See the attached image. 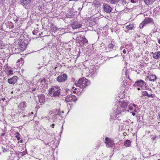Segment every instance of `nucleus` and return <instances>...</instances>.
Listing matches in <instances>:
<instances>
[{"label":"nucleus","instance_id":"obj_3","mask_svg":"<svg viewBox=\"0 0 160 160\" xmlns=\"http://www.w3.org/2000/svg\"><path fill=\"white\" fill-rule=\"evenodd\" d=\"M61 90L60 87L58 86L52 87L49 90V92L51 95H52L53 97H59L60 94Z\"/></svg>","mask_w":160,"mask_h":160},{"label":"nucleus","instance_id":"obj_12","mask_svg":"<svg viewBox=\"0 0 160 160\" xmlns=\"http://www.w3.org/2000/svg\"><path fill=\"white\" fill-rule=\"evenodd\" d=\"M27 106L26 103L25 102H22L20 103L18 106V108L21 110L24 109Z\"/></svg>","mask_w":160,"mask_h":160},{"label":"nucleus","instance_id":"obj_6","mask_svg":"<svg viewBox=\"0 0 160 160\" xmlns=\"http://www.w3.org/2000/svg\"><path fill=\"white\" fill-rule=\"evenodd\" d=\"M77 100L76 96L70 94L67 95L65 98V101L67 102H75Z\"/></svg>","mask_w":160,"mask_h":160},{"label":"nucleus","instance_id":"obj_1","mask_svg":"<svg viewBox=\"0 0 160 160\" xmlns=\"http://www.w3.org/2000/svg\"><path fill=\"white\" fill-rule=\"evenodd\" d=\"M129 103L127 101L119 102V105L118 106L116 112L118 114H121L122 112L129 111V109H132V107L129 106Z\"/></svg>","mask_w":160,"mask_h":160},{"label":"nucleus","instance_id":"obj_39","mask_svg":"<svg viewBox=\"0 0 160 160\" xmlns=\"http://www.w3.org/2000/svg\"><path fill=\"white\" fill-rule=\"evenodd\" d=\"M158 42L160 44V38L158 40Z\"/></svg>","mask_w":160,"mask_h":160},{"label":"nucleus","instance_id":"obj_45","mask_svg":"<svg viewBox=\"0 0 160 160\" xmlns=\"http://www.w3.org/2000/svg\"><path fill=\"white\" fill-rule=\"evenodd\" d=\"M77 90V88H75V90Z\"/></svg>","mask_w":160,"mask_h":160},{"label":"nucleus","instance_id":"obj_31","mask_svg":"<svg viewBox=\"0 0 160 160\" xmlns=\"http://www.w3.org/2000/svg\"><path fill=\"white\" fill-rule=\"evenodd\" d=\"M136 2V0H131V2L132 3H135Z\"/></svg>","mask_w":160,"mask_h":160},{"label":"nucleus","instance_id":"obj_36","mask_svg":"<svg viewBox=\"0 0 160 160\" xmlns=\"http://www.w3.org/2000/svg\"><path fill=\"white\" fill-rule=\"evenodd\" d=\"M2 101H4V100H6V98H2Z\"/></svg>","mask_w":160,"mask_h":160},{"label":"nucleus","instance_id":"obj_37","mask_svg":"<svg viewBox=\"0 0 160 160\" xmlns=\"http://www.w3.org/2000/svg\"><path fill=\"white\" fill-rule=\"evenodd\" d=\"M133 106H134V107H137V106L135 104H134L133 103Z\"/></svg>","mask_w":160,"mask_h":160},{"label":"nucleus","instance_id":"obj_40","mask_svg":"<svg viewBox=\"0 0 160 160\" xmlns=\"http://www.w3.org/2000/svg\"><path fill=\"white\" fill-rule=\"evenodd\" d=\"M20 142L21 143H22V140H20Z\"/></svg>","mask_w":160,"mask_h":160},{"label":"nucleus","instance_id":"obj_11","mask_svg":"<svg viewBox=\"0 0 160 160\" xmlns=\"http://www.w3.org/2000/svg\"><path fill=\"white\" fill-rule=\"evenodd\" d=\"M103 10L104 12L110 13L111 12L112 8L109 6L107 4H104L103 6Z\"/></svg>","mask_w":160,"mask_h":160},{"label":"nucleus","instance_id":"obj_14","mask_svg":"<svg viewBox=\"0 0 160 160\" xmlns=\"http://www.w3.org/2000/svg\"><path fill=\"white\" fill-rule=\"evenodd\" d=\"M39 100L40 103H43L45 101V98L44 95H41L38 96Z\"/></svg>","mask_w":160,"mask_h":160},{"label":"nucleus","instance_id":"obj_24","mask_svg":"<svg viewBox=\"0 0 160 160\" xmlns=\"http://www.w3.org/2000/svg\"><path fill=\"white\" fill-rule=\"evenodd\" d=\"M110 3L112 4H116L119 1V0H110Z\"/></svg>","mask_w":160,"mask_h":160},{"label":"nucleus","instance_id":"obj_33","mask_svg":"<svg viewBox=\"0 0 160 160\" xmlns=\"http://www.w3.org/2000/svg\"><path fill=\"white\" fill-rule=\"evenodd\" d=\"M36 90V88H32V91H34Z\"/></svg>","mask_w":160,"mask_h":160},{"label":"nucleus","instance_id":"obj_2","mask_svg":"<svg viewBox=\"0 0 160 160\" xmlns=\"http://www.w3.org/2000/svg\"><path fill=\"white\" fill-rule=\"evenodd\" d=\"M90 84V82L88 79L85 78H82L80 79L78 82L75 84V85L77 87L82 88H85Z\"/></svg>","mask_w":160,"mask_h":160},{"label":"nucleus","instance_id":"obj_19","mask_svg":"<svg viewBox=\"0 0 160 160\" xmlns=\"http://www.w3.org/2000/svg\"><path fill=\"white\" fill-rule=\"evenodd\" d=\"M21 2L24 5H27L29 4L31 0H20Z\"/></svg>","mask_w":160,"mask_h":160},{"label":"nucleus","instance_id":"obj_38","mask_svg":"<svg viewBox=\"0 0 160 160\" xmlns=\"http://www.w3.org/2000/svg\"><path fill=\"white\" fill-rule=\"evenodd\" d=\"M136 115V113L135 112H132V115L133 116H135Z\"/></svg>","mask_w":160,"mask_h":160},{"label":"nucleus","instance_id":"obj_41","mask_svg":"<svg viewBox=\"0 0 160 160\" xmlns=\"http://www.w3.org/2000/svg\"><path fill=\"white\" fill-rule=\"evenodd\" d=\"M32 33H33V34H34V35L36 34L35 33V32H34V31H33V32H32Z\"/></svg>","mask_w":160,"mask_h":160},{"label":"nucleus","instance_id":"obj_42","mask_svg":"<svg viewBox=\"0 0 160 160\" xmlns=\"http://www.w3.org/2000/svg\"><path fill=\"white\" fill-rule=\"evenodd\" d=\"M14 28V26H12L11 28Z\"/></svg>","mask_w":160,"mask_h":160},{"label":"nucleus","instance_id":"obj_13","mask_svg":"<svg viewBox=\"0 0 160 160\" xmlns=\"http://www.w3.org/2000/svg\"><path fill=\"white\" fill-rule=\"evenodd\" d=\"M135 28V27L133 24H129L126 26V28L127 30H125V32H128L129 30H133Z\"/></svg>","mask_w":160,"mask_h":160},{"label":"nucleus","instance_id":"obj_10","mask_svg":"<svg viewBox=\"0 0 160 160\" xmlns=\"http://www.w3.org/2000/svg\"><path fill=\"white\" fill-rule=\"evenodd\" d=\"M18 78V77L17 76H15L12 78L8 79V82L10 84H14L17 81Z\"/></svg>","mask_w":160,"mask_h":160},{"label":"nucleus","instance_id":"obj_15","mask_svg":"<svg viewBox=\"0 0 160 160\" xmlns=\"http://www.w3.org/2000/svg\"><path fill=\"white\" fill-rule=\"evenodd\" d=\"M81 26L82 25L81 23L78 22H76L72 25V28L73 29H76L80 28Z\"/></svg>","mask_w":160,"mask_h":160},{"label":"nucleus","instance_id":"obj_44","mask_svg":"<svg viewBox=\"0 0 160 160\" xmlns=\"http://www.w3.org/2000/svg\"><path fill=\"white\" fill-rule=\"evenodd\" d=\"M76 91H73V92L74 93H76Z\"/></svg>","mask_w":160,"mask_h":160},{"label":"nucleus","instance_id":"obj_27","mask_svg":"<svg viewBox=\"0 0 160 160\" xmlns=\"http://www.w3.org/2000/svg\"><path fill=\"white\" fill-rule=\"evenodd\" d=\"M13 74V72L12 70H9L8 71V76L10 75H12Z\"/></svg>","mask_w":160,"mask_h":160},{"label":"nucleus","instance_id":"obj_47","mask_svg":"<svg viewBox=\"0 0 160 160\" xmlns=\"http://www.w3.org/2000/svg\"><path fill=\"white\" fill-rule=\"evenodd\" d=\"M158 160H160V159H158Z\"/></svg>","mask_w":160,"mask_h":160},{"label":"nucleus","instance_id":"obj_18","mask_svg":"<svg viewBox=\"0 0 160 160\" xmlns=\"http://www.w3.org/2000/svg\"><path fill=\"white\" fill-rule=\"evenodd\" d=\"M10 155L9 156V158L7 160H14L16 157V154L13 153H11Z\"/></svg>","mask_w":160,"mask_h":160},{"label":"nucleus","instance_id":"obj_20","mask_svg":"<svg viewBox=\"0 0 160 160\" xmlns=\"http://www.w3.org/2000/svg\"><path fill=\"white\" fill-rule=\"evenodd\" d=\"M156 78V76L154 75H151L149 77V79L151 81H154L155 80Z\"/></svg>","mask_w":160,"mask_h":160},{"label":"nucleus","instance_id":"obj_25","mask_svg":"<svg viewBox=\"0 0 160 160\" xmlns=\"http://www.w3.org/2000/svg\"><path fill=\"white\" fill-rule=\"evenodd\" d=\"M15 137L18 140H19L20 139V134L18 132H16L15 133Z\"/></svg>","mask_w":160,"mask_h":160},{"label":"nucleus","instance_id":"obj_34","mask_svg":"<svg viewBox=\"0 0 160 160\" xmlns=\"http://www.w3.org/2000/svg\"><path fill=\"white\" fill-rule=\"evenodd\" d=\"M54 126H55V124H52L51 126V127H52V128H54Z\"/></svg>","mask_w":160,"mask_h":160},{"label":"nucleus","instance_id":"obj_32","mask_svg":"<svg viewBox=\"0 0 160 160\" xmlns=\"http://www.w3.org/2000/svg\"><path fill=\"white\" fill-rule=\"evenodd\" d=\"M123 53L124 54H125L126 53V50L124 49L122 51Z\"/></svg>","mask_w":160,"mask_h":160},{"label":"nucleus","instance_id":"obj_22","mask_svg":"<svg viewBox=\"0 0 160 160\" xmlns=\"http://www.w3.org/2000/svg\"><path fill=\"white\" fill-rule=\"evenodd\" d=\"M124 146L126 147H129L131 146V142L129 140H127L124 142Z\"/></svg>","mask_w":160,"mask_h":160},{"label":"nucleus","instance_id":"obj_7","mask_svg":"<svg viewBox=\"0 0 160 160\" xmlns=\"http://www.w3.org/2000/svg\"><path fill=\"white\" fill-rule=\"evenodd\" d=\"M105 143L106 144L107 148L112 147L115 144L113 140L108 137L105 138Z\"/></svg>","mask_w":160,"mask_h":160},{"label":"nucleus","instance_id":"obj_35","mask_svg":"<svg viewBox=\"0 0 160 160\" xmlns=\"http://www.w3.org/2000/svg\"><path fill=\"white\" fill-rule=\"evenodd\" d=\"M2 93H1L0 92V101H1V97L2 96Z\"/></svg>","mask_w":160,"mask_h":160},{"label":"nucleus","instance_id":"obj_21","mask_svg":"<svg viewBox=\"0 0 160 160\" xmlns=\"http://www.w3.org/2000/svg\"><path fill=\"white\" fill-rule=\"evenodd\" d=\"M115 46V44L114 43V42H111V43H110L107 47V48L112 49H113V48Z\"/></svg>","mask_w":160,"mask_h":160},{"label":"nucleus","instance_id":"obj_4","mask_svg":"<svg viewBox=\"0 0 160 160\" xmlns=\"http://www.w3.org/2000/svg\"><path fill=\"white\" fill-rule=\"evenodd\" d=\"M135 85L139 87L138 88V90H140V88L143 89H145L146 88V83L142 80L136 81L135 83Z\"/></svg>","mask_w":160,"mask_h":160},{"label":"nucleus","instance_id":"obj_5","mask_svg":"<svg viewBox=\"0 0 160 160\" xmlns=\"http://www.w3.org/2000/svg\"><path fill=\"white\" fill-rule=\"evenodd\" d=\"M152 19L150 18H145L144 20L140 24L139 27L140 28H142L144 26L148 24L152 23Z\"/></svg>","mask_w":160,"mask_h":160},{"label":"nucleus","instance_id":"obj_17","mask_svg":"<svg viewBox=\"0 0 160 160\" xmlns=\"http://www.w3.org/2000/svg\"><path fill=\"white\" fill-rule=\"evenodd\" d=\"M153 57L157 59L160 58V52L158 51L153 53Z\"/></svg>","mask_w":160,"mask_h":160},{"label":"nucleus","instance_id":"obj_28","mask_svg":"<svg viewBox=\"0 0 160 160\" xmlns=\"http://www.w3.org/2000/svg\"><path fill=\"white\" fill-rule=\"evenodd\" d=\"M82 41L84 43H86L88 42V40L86 39V38H83V37H82Z\"/></svg>","mask_w":160,"mask_h":160},{"label":"nucleus","instance_id":"obj_29","mask_svg":"<svg viewBox=\"0 0 160 160\" xmlns=\"http://www.w3.org/2000/svg\"><path fill=\"white\" fill-rule=\"evenodd\" d=\"M21 60H22V62H23V59L22 58H20V59H19L17 61V63L18 64H19L18 63L20 62V61Z\"/></svg>","mask_w":160,"mask_h":160},{"label":"nucleus","instance_id":"obj_48","mask_svg":"<svg viewBox=\"0 0 160 160\" xmlns=\"http://www.w3.org/2000/svg\"><path fill=\"white\" fill-rule=\"evenodd\" d=\"M134 111H135V112H136V110H134Z\"/></svg>","mask_w":160,"mask_h":160},{"label":"nucleus","instance_id":"obj_43","mask_svg":"<svg viewBox=\"0 0 160 160\" xmlns=\"http://www.w3.org/2000/svg\"><path fill=\"white\" fill-rule=\"evenodd\" d=\"M159 117V119H160V114H159V117Z\"/></svg>","mask_w":160,"mask_h":160},{"label":"nucleus","instance_id":"obj_26","mask_svg":"<svg viewBox=\"0 0 160 160\" xmlns=\"http://www.w3.org/2000/svg\"><path fill=\"white\" fill-rule=\"evenodd\" d=\"M51 30L52 32H55L57 30V28L56 27H54L53 26H52L51 28Z\"/></svg>","mask_w":160,"mask_h":160},{"label":"nucleus","instance_id":"obj_16","mask_svg":"<svg viewBox=\"0 0 160 160\" xmlns=\"http://www.w3.org/2000/svg\"><path fill=\"white\" fill-rule=\"evenodd\" d=\"M155 0H143L145 4L147 6L152 5Z\"/></svg>","mask_w":160,"mask_h":160},{"label":"nucleus","instance_id":"obj_8","mask_svg":"<svg viewBox=\"0 0 160 160\" xmlns=\"http://www.w3.org/2000/svg\"><path fill=\"white\" fill-rule=\"evenodd\" d=\"M67 75L66 74H63L58 76L57 78V80L59 82H64L67 79Z\"/></svg>","mask_w":160,"mask_h":160},{"label":"nucleus","instance_id":"obj_9","mask_svg":"<svg viewBox=\"0 0 160 160\" xmlns=\"http://www.w3.org/2000/svg\"><path fill=\"white\" fill-rule=\"evenodd\" d=\"M19 49L21 51H23L26 48V44L24 42L23 40L20 39L18 42Z\"/></svg>","mask_w":160,"mask_h":160},{"label":"nucleus","instance_id":"obj_46","mask_svg":"<svg viewBox=\"0 0 160 160\" xmlns=\"http://www.w3.org/2000/svg\"><path fill=\"white\" fill-rule=\"evenodd\" d=\"M4 135V134H2V135L3 136Z\"/></svg>","mask_w":160,"mask_h":160},{"label":"nucleus","instance_id":"obj_23","mask_svg":"<svg viewBox=\"0 0 160 160\" xmlns=\"http://www.w3.org/2000/svg\"><path fill=\"white\" fill-rule=\"evenodd\" d=\"M143 93V95L144 96H147L148 98H150V97L152 98L153 97L152 94H149L147 91H145Z\"/></svg>","mask_w":160,"mask_h":160},{"label":"nucleus","instance_id":"obj_30","mask_svg":"<svg viewBox=\"0 0 160 160\" xmlns=\"http://www.w3.org/2000/svg\"><path fill=\"white\" fill-rule=\"evenodd\" d=\"M2 150L3 152H6L8 151V149L6 148H2Z\"/></svg>","mask_w":160,"mask_h":160}]
</instances>
